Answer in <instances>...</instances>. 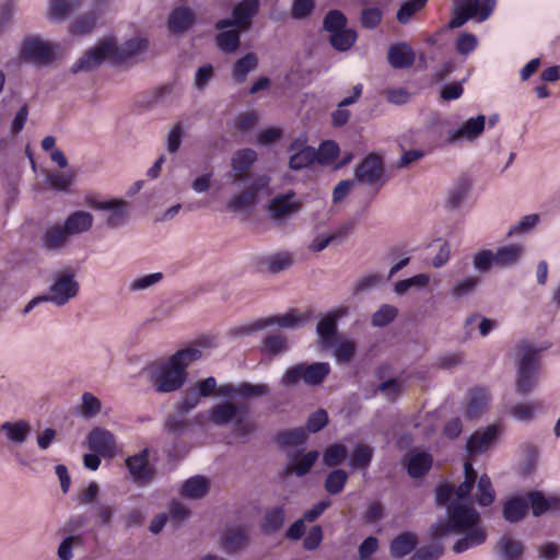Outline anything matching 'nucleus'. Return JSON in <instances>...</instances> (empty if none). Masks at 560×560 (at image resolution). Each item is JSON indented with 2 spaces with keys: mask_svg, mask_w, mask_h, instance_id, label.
I'll return each mask as SVG.
<instances>
[{
  "mask_svg": "<svg viewBox=\"0 0 560 560\" xmlns=\"http://www.w3.org/2000/svg\"><path fill=\"white\" fill-rule=\"evenodd\" d=\"M0 431L4 433L8 442L22 445L31 435L32 425L26 420L5 421L0 425Z\"/></svg>",
  "mask_w": 560,
  "mask_h": 560,
  "instance_id": "c756f323",
  "label": "nucleus"
},
{
  "mask_svg": "<svg viewBox=\"0 0 560 560\" xmlns=\"http://www.w3.org/2000/svg\"><path fill=\"white\" fill-rule=\"evenodd\" d=\"M541 409L542 400H527L510 405L508 412L517 421L530 422Z\"/></svg>",
  "mask_w": 560,
  "mask_h": 560,
  "instance_id": "7c9ffc66",
  "label": "nucleus"
},
{
  "mask_svg": "<svg viewBox=\"0 0 560 560\" xmlns=\"http://www.w3.org/2000/svg\"><path fill=\"white\" fill-rule=\"evenodd\" d=\"M486 116L478 115L475 118H469L459 128L448 131L447 142L456 143L462 140L474 141L478 139L486 126Z\"/></svg>",
  "mask_w": 560,
  "mask_h": 560,
  "instance_id": "412c9836",
  "label": "nucleus"
},
{
  "mask_svg": "<svg viewBox=\"0 0 560 560\" xmlns=\"http://www.w3.org/2000/svg\"><path fill=\"white\" fill-rule=\"evenodd\" d=\"M115 51V46L110 40H104L89 49L72 66V73L89 72L97 68L107 57Z\"/></svg>",
  "mask_w": 560,
  "mask_h": 560,
  "instance_id": "2eb2a0df",
  "label": "nucleus"
},
{
  "mask_svg": "<svg viewBox=\"0 0 560 560\" xmlns=\"http://www.w3.org/2000/svg\"><path fill=\"white\" fill-rule=\"evenodd\" d=\"M88 445L93 452L108 458L116 455V439L114 434L103 428H94L88 435Z\"/></svg>",
  "mask_w": 560,
  "mask_h": 560,
  "instance_id": "aec40b11",
  "label": "nucleus"
},
{
  "mask_svg": "<svg viewBox=\"0 0 560 560\" xmlns=\"http://www.w3.org/2000/svg\"><path fill=\"white\" fill-rule=\"evenodd\" d=\"M94 217L91 212L84 210H77L71 212L66 218L62 225L65 226L69 235L72 237L75 235L88 233L92 229Z\"/></svg>",
  "mask_w": 560,
  "mask_h": 560,
  "instance_id": "393cba45",
  "label": "nucleus"
},
{
  "mask_svg": "<svg viewBox=\"0 0 560 560\" xmlns=\"http://www.w3.org/2000/svg\"><path fill=\"white\" fill-rule=\"evenodd\" d=\"M372 456H373L372 447H370L365 444H358L352 452L350 464L353 467H366V466H369V464L372 459Z\"/></svg>",
  "mask_w": 560,
  "mask_h": 560,
  "instance_id": "69168bd1",
  "label": "nucleus"
},
{
  "mask_svg": "<svg viewBox=\"0 0 560 560\" xmlns=\"http://www.w3.org/2000/svg\"><path fill=\"white\" fill-rule=\"evenodd\" d=\"M85 203L94 210L108 212L105 225L110 230L119 229L128 221L129 205L124 199L98 200L95 197H89L85 199Z\"/></svg>",
  "mask_w": 560,
  "mask_h": 560,
  "instance_id": "9b49d317",
  "label": "nucleus"
},
{
  "mask_svg": "<svg viewBox=\"0 0 560 560\" xmlns=\"http://www.w3.org/2000/svg\"><path fill=\"white\" fill-rule=\"evenodd\" d=\"M348 452L345 445L342 444H332L329 445L323 456V462L328 467H335L342 464L347 458Z\"/></svg>",
  "mask_w": 560,
  "mask_h": 560,
  "instance_id": "4d7b16f0",
  "label": "nucleus"
},
{
  "mask_svg": "<svg viewBox=\"0 0 560 560\" xmlns=\"http://www.w3.org/2000/svg\"><path fill=\"white\" fill-rule=\"evenodd\" d=\"M528 509V503L523 498H511L504 503L503 517L506 522L516 523L521 521Z\"/></svg>",
  "mask_w": 560,
  "mask_h": 560,
  "instance_id": "79ce46f5",
  "label": "nucleus"
},
{
  "mask_svg": "<svg viewBox=\"0 0 560 560\" xmlns=\"http://www.w3.org/2000/svg\"><path fill=\"white\" fill-rule=\"evenodd\" d=\"M163 279L162 272H154L150 275H145L139 278L131 280L128 283V290L131 293L141 292L149 290L160 283Z\"/></svg>",
  "mask_w": 560,
  "mask_h": 560,
  "instance_id": "6e6d98bb",
  "label": "nucleus"
},
{
  "mask_svg": "<svg viewBox=\"0 0 560 560\" xmlns=\"http://www.w3.org/2000/svg\"><path fill=\"white\" fill-rule=\"evenodd\" d=\"M348 314L347 307H338L328 312L316 326V332L322 348L329 349L334 346L335 336L337 335V322L339 318Z\"/></svg>",
  "mask_w": 560,
  "mask_h": 560,
  "instance_id": "a211bd4d",
  "label": "nucleus"
},
{
  "mask_svg": "<svg viewBox=\"0 0 560 560\" xmlns=\"http://www.w3.org/2000/svg\"><path fill=\"white\" fill-rule=\"evenodd\" d=\"M260 7V0H242L233 7L231 18L219 20L215 23V28L236 27L243 32H248L253 26V20L259 13Z\"/></svg>",
  "mask_w": 560,
  "mask_h": 560,
  "instance_id": "9d476101",
  "label": "nucleus"
},
{
  "mask_svg": "<svg viewBox=\"0 0 560 560\" xmlns=\"http://www.w3.org/2000/svg\"><path fill=\"white\" fill-rule=\"evenodd\" d=\"M528 501L530 503V508L533 514L535 516H540L550 510L552 506L557 505L558 500L555 498H546L540 492H530L528 493Z\"/></svg>",
  "mask_w": 560,
  "mask_h": 560,
  "instance_id": "5fc2aeb1",
  "label": "nucleus"
},
{
  "mask_svg": "<svg viewBox=\"0 0 560 560\" xmlns=\"http://www.w3.org/2000/svg\"><path fill=\"white\" fill-rule=\"evenodd\" d=\"M361 94H362V84H355L352 88V95L349 97H345L343 100H341L338 103V109H336L332 113L334 126L341 127L349 121L351 113H350V110L345 109L342 107L349 106V105L355 103L359 100V97L361 96Z\"/></svg>",
  "mask_w": 560,
  "mask_h": 560,
  "instance_id": "c9c22d12",
  "label": "nucleus"
},
{
  "mask_svg": "<svg viewBox=\"0 0 560 560\" xmlns=\"http://www.w3.org/2000/svg\"><path fill=\"white\" fill-rule=\"evenodd\" d=\"M220 33L215 36V44L218 48L224 54H234L241 45V33L243 31L236 27L219 30Z\"/></svg>",
  "mask_w": 560,
  "mask_h": 560,
  "instance_id": "f704fd0d",
  "label": "nucleus"
},
{
  "mask_svg": "<svg viewBox=\"0 0 560 560\" xmlns=\"http://www.w3.org/2000/svg\"><path fill=\"white\" fill-rule=\"evenodd\" d=\"M71 236L61 222L48 224L43 231L39 242L42 247L50 253H59L70 244Z\"/></svg>",
  "mask_w": 560,
  "mask_h": 560,
  "instance_id": "6ab92c4d",
  "label": "nucleus"
},
{
  "mask_svg": "<svg viewBox=\"0 0 560 560\" xmlns=\"http://www.w3.org/2000/svg\"><path fill=\"white\" fill-rule=\"evenodd\" d=\"M288 349V339L282 334L267 335L260 345V351L268 355H279Z\"/></svg>",
  "mask_w": 560,
  "mask_h": 560,
  "instance_id": "c03bdc74",
  "label": "nucleus"
},
{
  "mask_svg": "<svg viewBox=\"0 0 560 560\" xmlns=\"http://www.w3.org/2000/svg\"><path fill=\"white\" fill-rule=\"evenodd\" d=\"M257 197L255 196V191L247 188L232 197L228 201L226 208L232 212L249 211L255 207Z\"/></svg>",
  "mask_w": 560,
  "mask_h": 560,
  "instance_id": "de8ad7c7",
  "label": "nucleus"
},
{
  "mask_svg": "<svg viewBox=\"0 0 560 560\" xmlns=\"http://www.w3.org/2000/svg\"><path fill=\"white\" fill-rule=\"evenodd\" d=\"M264 262L267 266V271L277 275L293 265V256L289 252H278L266 256Z\"/></svg>",
  "mask_w": 560,
  "mask_h": 560,
  "instance_id": "37998d69",
  "label": "nucleus"
},
{
  "mask_svg": "<svg viewBox=\"0 0 560 560\" xmlns=\"http://www.w3.org/2000/svg\"><path fill=\"white\" fill-rule=\"evenodd\" d=\"M447 521L440 520L430 528L434 538H442L450 533L464 534L453 546L455 553L482 545L487 532L481 524L478 511L464 502H452L447 506Z\"/></svg>",
  "mask_w": 560,
  "mask_h": 560,
  "instance_id": "f257e3e1",
  "label": "nucleus"
},
{
  "mask_svg": "<svg viewBox=\"0 0 560 560\" xmlns=\"http://www.w3.org/2000/svg\"><path fill=\"white\" fill-rule=\"evenodd\" d=\"M83 545L81 535H68L58 546L57 556L60 560H71L73 558L72 549Z\"/></svg>",
  "mask_w": 560,
  "mask_h": 560,
  "instance_id": "13d9d810",
  "label": "nucleus"
},
{
  "mask_svg": "<svg viewBox=\"0 0 560 560\" xmlns=\"http://www.w3.org/2000/svg\"><path fill=\"white\" fill-rule=\"evenodd\" d=\"M80 5L81 0H48L47 15L50 20L61 22Z\"/></svg>",
  "mask_w": 560,
  "mask_h": 560,
  "instance_id": "72a5a7b5",
  "label": "nucleus"
},
{
  "mask_svg": "<svg viewBox=\"0 0 560 560\" xmlns=\"http://www.w3.org/2000/svg\"><path fill=\"white\" fill-rule=\"evenodd\" d=\"M398 311L395 306L384 304L372 316L374 327H384L392 323L397 316Z\"/></svg>",
  "mask_w": 560,
  "mask_h": 560,
  "instance_id": "0e129e2a",
  "label": "nucleus"
},
{
  "mask_svg": "<svg viewBox=\"0 0 560 560\" xmlns=\"http://www.w3.org/2000/svg\"><path fill=\"white\" fill-rule=\"evenodd\" d=\"M330 373L327 362L298 363L285 370L280 378L284 387H295L301 381L308 386H319Z\"/></svg>",
  "mask_w": 560,
  "mask_h": 560,
  "instance_id": "0eeeda50",
  "label": "nucleus"
},
{
  "mask_svg": "<svg viewBox=\"0 0 560 560\" xmlns=\"http://www.w3.org/2000/svg\"><path fill=\"white\" fill-rule=\"evenodd\" d=\"M291 153L289 166L291 170L300 171L311 166L317 159L316 150L305 145L304 141L298 139L289 148Z\"/></svg>",
  "mask_w": 560,
  "mask_h": 560,
  "instance_id": "5701e85b",
  "label": "nucleus"
},
{
  "mask_svg": "<svg viewBox=\"0 0 560 560\" xmlns=\"http://www.w3.org/2000/svg\"><path fill=\"white\" fill-rule=\"evenodd\" d=\"M318 456V451H310L304 454L298 462H294L295 458L291 457L292 462L287 465L285 472L295 474L298 477L305 476L307 472H310Z\"/></svg>",
  "mask_w": 560,
  "mask_h": 560,
  "instance_id": "a18cd8bd",
  "label": "nucleus"
},
{
  "mask_svg": "<svg viewBox=\"0 0 560 560\" xmlns=\"http://www.w3.org/2000/svg\"><path fill=\"white\" fill-rule=\"evenodd\" d=\"M82 404L80 408V412L83 418L90 419L94 418L101 412L102 402L101 400L94 396L92 393L85 392L81 397Z\"/></svg>",
  "mask_w": 560,
  "mask_h": 560,
  "instance_id": "bf43d9fd",
  "label": "nucleus"
},
{
  "mask_svg": "<svg viewBox=\"0 0 560 560\" xmlns=\"http://www.w3.org/2000/svg\"><path fill=\"white\" fill-rule=\"evenodd\" d=\"M384 168L382 160L376 154H369L357 167L354 172L355 183L377 187L383 185Z\"/></svg>",
  "mask_w": 560,
  "mask_h": 560,
  "instance_id": "4468645a",
  "label": "nucleus"
},
{
  "mask_svg": "<svg viewBox=\"0 0 560 560\" xmlns=\"http://www.w3.org/2000/svg\"><path fill=\"white\" fill-rule=\"evenodd\" d=\"M285 523L284 505H275L267 509L260 521V529L267 536H272L281 530Z\"/></svg>",
  "mask_w": 560,
  "mask_h": 560,
  "instance_id": "c85d7f7f",
  "label": "nucleus"
},
{
  "mask_svg": "<svg viewBox=\"0 0 560 560\" xmlns=\"http://www.w3.org/2000/svg\"><path fill=\"white\" fill-rule=\"evenodd\" d=\"M213 393L219 397L253 400L266 397L270 394V387L266 383L253 384L249 382L224 383L218 385L215 377L209 376L197 383V395L200 397H210Z\"/></svg>",
  "mask_w": 560,
  "mask_h": 560,
  "instance_id": "20e7f679",
  "label": "nucleus"
},
{
  "mask_svg": "<svg viewBox=\"0 0 560 560\" xmlns=\"http://www.w3.org/2000/svg\"><path fill=\"white\" fill-rule=\"evenodd\" d=\"M495 498L491 480L488 475H482L478 479L476 500L480 506L490 505Z\"/></svg>",
  "mask_w": 560,
  "mask_h": 560,
  "instance_id": "3c124183",
  "label": "nucleus"
},
{
  "mask_svg": "<svg viewBox=\"0 0 560 560\" xmlns=\"http://www.w3.org/2000/svg\"><path fill=\"white\" fill-rule=\"evenodd\" d=\"M348 19L340 10H330L323 20V30L329 33V44L340 52L348 51L357 42V32L347 27Z\"/></svg>",
  "mask_w": 560,
  "mask_h": 560,
  "instance_id": "423d86ee",
  "label": "nucleus"
},
{
  "mask_svg": "<svg viewBox=\"0 0 560 560\" xmlns=\"http://www.w3.org/2000/svg\"><path fill=\"white\" fill-rule=\"evenodd\" d=\"M209 490V480L203 476H194L182 486V494L191 500L203 498Z\"/></svg>",
  "mask_w": 560,
  "mask_h": 560,
  "instance_id": "e433bc0d",
  "label": "nucleus"
},
{
  "mask_svg": "<svg viewBox=\"0 0 560 560\" xmlns=\"http://www.w3.org/2000/svg\"><path fill=\"white\" fill-rule=\"evenodd\" d=\"M491 395L485 387H475L469 390L466 417L475 419L480 417L489 407Z\"/></svg>",
  "mask_w": 560,
  "mask_h": 560,
  "instance_id": "cd10ccee",
  "label": "nucleus"
},
{
  "mask_svg": "<svg viewBox=\"0 0 560 560\" xmlns=\"http://www.w3.org/2000/svg\"><path fill=\"white\" fill-rule=\"evenodd\" d=\"M257 161V153L253 149L237 150L231 159V166L233 174L231 178L233 183L240 184L246 180V173L250 170L254 163Z\"/></svg>",
  "mask_w": 560,
  "mask_h": 560,
  "instance_id": "4be33fe9",
  "label": "nucleus"
},
{
  "mask_svg": "<svg viewBox=\"0 0 560 560\" xmlns=\"http://www.w3.org/2000/svg\"><path fill=\"white\" fill-rule=\"evenodd\" d=\"M247 400L226 398L225 401L213 405L209 409V420L218 427L231 425L233 433L242 439H248L256 430L250 420V409Z\"/></svg>",
  "mask_w": 560,
  "mask_h": 560,
  "instance_id": "7ed1b4c3",
  "label": "nucleus"
},
{
  "mask_svg": "<svg viewBox=\"0 0 560 560\" xmlns=\"http://www.w3.org/2000/svg\"><path fill=\"white\" fill-rule=\"evenodd\" d=\"M478 46V38L476 35L471 34V33H462L456 42H455V48H456V51L459 54V55H469L470 52H472Z\"/></svg>",
  "mask_w": 560,
  "mask_h": 560,
  "instance_id": "774afa93",
  "label": "nucleus"
},
{
  "mask_svg": "<svg viewBox=\"0 0 560 560\" xmlns=\"http://www.w3.org/2000/svg\"><path fill=\"white\" fill-rule=\"evenodd\" d=\"M497 0H456L452 9L448 28H458L468 20L477 18L483 22L492 14Z\"/></svg>",
  "mask_w": 560,
  "mask_h": 560,
  "instance_id": "6e6552de",
  "label": "nucleus"
},
{
  "mask_svg": "<svg viewBox=\"0 0 560 560\" xmlns=\"http://www.w3.org/2000/svg\"><path fill=\"white\" fill-rule=\"evenodd\" d=\"M126 466L137 482H149L152 478L151 470L149 468V452L143 450L140 453L129 456L126 459Z\"/></svg>",
  "mask_w": 560,
  "mask_h": 560,
  "instance_id": "b1692460",
  "label": "nucleus"
},
{
  "mask_svg": "<svg viewBox=\"0 0 560 560\" xmlns=\"http://www.w3.org/2000/svg\"><path fill=\"white\" fill-rule=\"evenodd\" d=\"M75 172L68 170L66 172H52L47 175V183L56 191L67 192L75 179Z\"/></svg>",
  "mask_w": 560,
  "mask_h": 560,
  "instance_id": "09e8293b",
  "label": "nucleus"
},
{
  "mask_svg": "<svg viewBox=\"0 0 560 560\" xmlns=\"http://www.w3.org/2000/svg\"><path fill=\"white\" fill-rule=\"evenodd\" d=\"M247 542L248 533L244 527L228 529L222 539L223 548L229 552H234L244 548Z\"/></svg>",
  "mask_w": 560,
  "mask_h": 560,
  "instance_id": "ea45409f",
  "label": "nucleus"
},
{
  "mask_svg": "<svg viewBox=\"0 0 560 560\" xmlns=\"http://www.w3.org/2000/svg\"><path fill=\"white\" fill-rule=\"evenodd\" d=\"M464 481L456 488V490H454L458 500L457 502H462L469 498L477 479V474L474 469L472 463L469 460L464 463Z\"/></svg>",
  "mask_w": 560,
  "mask_h": 560,
  "instance_id": "49530a36",
  "label": "nucleus"
},
{
  "mask_svg": "<svg viewBox=\"0 0 560 560\" xmlns=\"http://www.w3.org/2000/svg\"><path fill=\"white\" fill-rule=\"evenodd\" d=\"M523 550L521 541L506 535L502 536L497 544V552L503 560H521Z\"/></svg>",
  "mask_w": 560,
  "mask_h": 560,
  "instance_id": "58836bf2",
  "label": "nucleus"
},
{
  "mask_svg": "<svg viewBox=\"0 0 560 560\" xmlns=\"http://www.w3.org/2000/svg\"><path fill=\"white\" fill-rule=\"evenodd\" d=\"M302 203L295 198V192L290 190L282 195L275 196L268 203V212L272 220L283 221L296 214Z\"/></svg>",
  "mask_w": 560,
  "mask_h": 560,
  "instance_id": "dca6fc26",
  "label": "nucleus"
},
{
  "mask_svg": "<svg viewBox=\"0 0 560 560\" xmlns=\"http://www.w3.org/2000/svg\"><path fill=\"white\" fill-rule=\"evenodd\" d=\"M79 283L72 273H59L49 287L48 293L43 295L46 302L56 306H63L77 296Z\"/></svg>",
  "mask_w": 560,
  "mask_h": 560,
  "instance_id": "f8f14e48",
  "label": "nucleus"
},
{
  "mask_svg": "<svg viewBox=\"0 0 560 560\" xmlns=\"http://www.w3.org/2000/svg\"><path fill=\"white\" fill-rule=\"evenodd\" d=\"M524 248L520 244L500 247L494 254V266L505 268L514 265L523 256Z\"/></svg>",
  "mask_w": 560,
  "mask_h": 560,
  "instance_id": "4c0bfd02",
  "label": "nucleus"
},
{
  "mask_svg": "<svg viewBox=\"0 0 560 560\" xmlns=\"http://www.w3.org/2000/svg\"><path fill=\"white\" fill-rule=\"evenodd\" d=\"M195 22V13L187 7L174 9L168 18V28L173 33H184L189 30Z\"/></svg>",
  "mask_w": 560,
  "mask_h": 560,
  "instance_id": "473e14b6",
  "label": "nucleus"
},
{
  "mask_svg": "<svg viewBox=\"0 0 560 560\" xmlns=\"http://www.w3.org/2000/svg\"><path fill=\"white\" fill-rule=\"evenodd\" d=\"M428 283L429 277L424 273H419L411 278L398 281L395 284L394 291L398 295H402L411 288H424Z\"/></svg>",
  "mask_w": 560,
  "mask_h": 560,
  "instance_id": "e2e57ef3",
  "label": "nucleus"
},
{
  "mask_svg": "<svg viewBox=\"0 0 560 560\" xmlns=\"http://www.w3.org/2000/svg\"><path fill=\"white\" fill-rule=\"evenodd\" d=\"M357 351L354 341L350 339L340 340L334 347V355L338 363H349Z\"/></svg>",
  "mask_w": 560,
  "mask_h": 560,
  "instance_id": "680f3d73",
  "label": "nucleus"
},
{
  "mask_svg": "<svg viewBox=\"0 0 560 560\" xmlns=\"http://www.w3.org/2000/svg\"><path fill=\"white\" fill-rule=\"evenodd\" d=\"M470 189V185L467 179L458 180L448 191L446 206L450 209L458 208L467 197Z\"/></svg>",
  "mask_w": 560,
  "mask_h": 560,
  "instance_id": "603ef678",
  "label": "nucleus"
},
{
  "mask_svg": "<svg viewBox=\"0 0 560 560\" xmlns=\"http://www.w3.org/2000/svg\"><path fill=\"white\" fill-rule=\"evenodd\" d=\"M538 353L539 350L527 340L520 341L515 347L517 370L514 385L520 395H528L538 386Z\"/></svg>",
  "mask_w": 560,
  "mask_h": 560,
  "instance_id": "39448f33",
  "label": "nucleus"
},
{
  "mask_svg": "<svg viewBox=\"0 0 560 560\" xmlns=\"http://www.w3.org/2000/svg\"><path fill=\"white\" fill-rule=\"evenodd\" d=\"M97 20L98 14L95 12L83 14L72 23L71 33L77 35H84L91 33L95 27Z\"/></svg>",
  "mask_w": 560,
  "mask_h": 560,
  "instance_id": "052dcab7",
  "label": "nucleus"
},
{
  "mask_svg": "<svg viewBox=\"0 0 560 560\" xmlns=\"http://www.w3.org/2000/svg\"><path fill=\"white\" fill-rule=\"evenodd\" d=\"M444 548L440 544H431L421 547L409 558V560H438L442 557Z\"/></svg>",
  "mask_w": 560,
  "mask_h": 560,
  "instance_id": "338daca9",
  "label": "nucleus"
},
{
  "mask_svg": "<svg viewBox=\"0 0 560 560\" xmlns=\"http://www.w3.org/2000/svg\"><path fill=\"white\" fill-rule=\"evenodd\" d=\"M198 348H185L165 360L156 361L147 368V376L153 389L159 394L179 390L187 381V368L201 358Z\"/></svg>",
  "mask_w": 560,
  "mask_h": 560,
  "instance_id": "f03ea898",
  "label": "nucleus"
},
{
  "mask_svg": "<svg viewBox=\"0 0 560 560\" xmlns=\"http://www.w3.org/2000/svg\"><path fill=\"white\" fill-rule=\"evenodd\" d=\"M347 481V471L343 469H335L326 477L324 487L329 494H338L343 490Z\"/></svg>",
  "mask_w": 560,
  "mask_h": 560,
  "instance_id": "864d4df0",
  "label": "nucleus"
},
{
  "mask_svg": "<svg viewBox=\"0 0 560 560\" xmlns=\"http://www.w3.org/2000/svg\"><path fill=\"white\" fill-rule=\"evenodd\" d=\"M432 466V456L429 453L420 452L410 455L407 470L412 478L425 475Z\"/></svg>",
  "mask_w": 560,
  "mask_h": 560,
  "instance_id": "a19ab883",
  "label": "nucleus"
},
{
  "mask_svg": "<svg viewBox=\"0 0 560 560\" xmlns=\"http://www.w3.org/2000/svg\"><path fill=\"white\" fill-rule=\"evenodd\" d=\"M258 65V58L254 52H248L244 57L240 58L233 66V78L237 82L245 80L246 75L255 70Z\"/></svg>",
  "mask_w": 560,
  "mask_h": 560,
  "instance_id": "8fccbe9b",
  "label": "nucleus"
},
{
  "mask_svg": "<svg viewBox=\"0 0 560 560\" xmlns=\"http://www.w3.org/2000/svg\"><path fill=\"white\" fill-rule=\"evenodd\" d=\"M417 545L418 537L416 534L410 532L401 533L390 541V556L396 559H401L415 550Z\"/></svg>",
  "mask_w": 560,
  "mask_h": 560,
  "instance_id": "2f4dec72",
  "label": "nucleus"
},
{
  "mask_svg": "<svg viewBox=\"0 0 560 560\" xmlns=\"http://www.w3.org/2000/svg\"><path fill=\"white\" fill-rule=\"evenodd\" d=\"M500 435V427L491 424L483 430L475 431L467 440L466 452L469 457H476L491 448Z\"/></svg>",
  "mask_w": 560,
  "mask_h": 560,
  "instance_id": "f3484780",
  "label": "nucleus"
},
{
  "mask_svg": "<svg viewBox=\"0 0 560 560\" xmlns=\"http://www.w3.org/2000/svg\"><path fill=\"white\" fill-rule=\"evenodd\" d=\"M306 319L307 317L299 313L296 310H290L282 315L258 318L249 325L244 326L242 328V334L249 335L273 325H278L283 328L295 329L304 325Z\"/></svg>",
  "mask_w": 560,
  "mask_h": 560,
  "instance_id": "ddd939ff",
  "label": "nucleus"
},
{
  "mask_svg": "<svg viewBox=\"0 0 560 560\" xmlns=\"http://www.w3.org/2000/svg\"><path fill=\"white\" fill-rule=\"evenodd\" d=\"M387 60L394 69H405L415 63L416 55L410 45L401 42L389 47Z\"/></svg>",
  "mask_w": 560,
  "mask_h": 560,
  "instance_id": "bb28decb",
  "label": "nucleus"
},
{
  "mask_svg": "<svg viewBox=\"0 0 560 560\" xmlns=\"http://www.w3.org/2000/svg\"><path fill=\"white\" fill-rule=\"evenodd\" d=\"M277 440L282 446L294 448V451H289L288 455L296 458L304 451V446L307 441V433L303 428H295L280 432Z\"/></svg>",
  "mask_w": 560,
  "mask_h": 560,
  "instance_id": "a878e982",
  "label": "nucleus"
},
{
  "mask_svg": "<svg viewBox=\"0 0 560 560\" xmlns=\"http://www.w3.org/2000/svg\"><path fill=\"white\" fill-rule=\"evenodd\" d=\"M58 50L56 43L46 40L37 35L26 36L20 46V58L31 65L44 67L51 63Z\"/></svg>",
  "mask_w": 560,
  "mask_h": 560,
  "instance_id": "1a4fd4ad",
  "label": "nucleus"
}]
</instances>
